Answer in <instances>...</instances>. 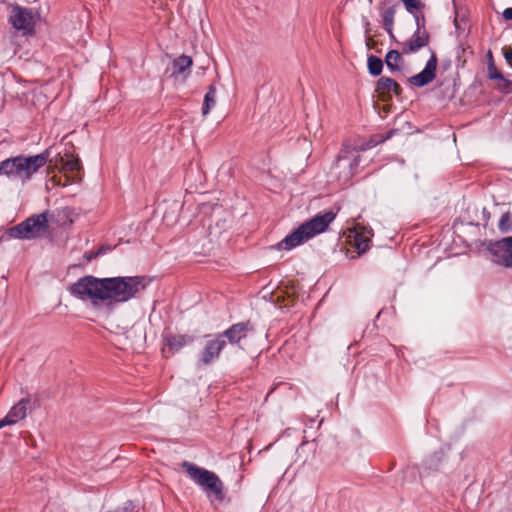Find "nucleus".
<instances>
[{
  "label": "nucleus",
  "instance_id": "obj_1",
  "mask_svg": "<svg viewBox=\"0 0 512 512\" xmlns=\"http://www.w3.org/2000/svg\"><path fill=\"white\" fill-rule=\"evenodd\" d=\"M146 288L144 276L97 278L86 275L69 286L70 295L80 300L89 299L92 303L109 301L124 303Z\"/></svg>",
  "mask_w": 512,
  "mask_h": 512
},
{
  "label": "nucleus",
  "instance_id": "obj_2",
  "mask_svg": "<svg viewBox=\"0 0 512 512\" xmlns=\"http://www.w3.org/2000/svg\"><path fill=\"white\" fill-rule=\"evenodd\" d=\"M72 214L73 209L67 206L53 212L46 210L39 214H33L19 224L7 229L6 235L10 239H38L47 233L50 221H56L60 224L72 223Z\"/></svg>",
  "mask_w": 512,
  "mask_h": 512
},
{
  "label": "nucleus",
  "instance_id": "obj_3",
  "mask_svg": "<svg viewBox=\"0 0 512 512\" xmlns=\"http://www.w3.org/2000/svg\"><path fill=\"white\" fill-rule=\"evenodd\" d=\"M336 213L325 211L302 223L297 229L288 234L278 243L279 249L291 250L305 241L325 232L329 225L335 220Z\"/></svg>",
  "mask_w": 512,
  "mask_h": 512
},
{
  "label": "nucleus",
  "instance_id": "obj_4",
  "mask_svg": "<svg viewBox=\"0 0 512 512\" xmlns=\"http://www.w3.org/2000/svg\"><path fill=\"white\" fill-rule=\"evenodd\" d=\"M396 130H389L385 135L374 134L369 139L356 137L354 139H347L343 142L342 148L337 157V161L350 160L349 167H357L359 164V153L367 151L376 147L378 144L385 142L390 139Z\"/></svg>",
  "mask_w": 512,
  "mask_h": 512
},
{
  "label": "nucleus",
  "instance_id": "obj_5",
  "mask_svg": "<svg viewBox=\"0 0 512 512\" xmlns=\"http://www.w3.org/2000/svg\"><path fill=\"white\" fill-rule=\"evenodd\" d=\"M182 466L197 485L212 492L218 501L224 500L223 482L214 472L198 467L187 461L183 462Z\"/></svg>",
  "mask_w": 512,
  "mask_h": 512
},
{
  "label": "nucleus",
  "instance_id": "obj_6",
  "mask_svg": "<svg viewBox=\"0 0 512 512\" xmlns=\"http://www.w3.org/2000/svg\"><path fill=\"white\" fill-rule=\"evenodd\" d=\"M255 329L253 324L247 321H241L232 324L226 330L218 332L220 337L224 340L227 345L243 349V343L247 338L254 334Z\"/></svg>",
  "mask_w": 512,
  "mask_h": 512
},
{
  "label": "nucleus",
  "instance_id": "obj_7",
  "mask_svg": "<svg viewBox=\"0 0 512 512\" xmlns=\"http://www.w3.org/2000/svg\"><path fill=\"white\" fill-rule=\"evenodd\" d=\"M209 338L199 353L198 364L200 366H208L216 362L222 351L227 347L219 333L206 335Z\"/></svg>",
  "mask_w": 512,
  "mask_h": 512
},
{
  "label": "nucleus",
  "instance_id": "obj_8",
  "mask_svg": "<svg viewBox=\"0 0 512 512\" xmlns=\"http://www.w3.org/2000/svg\"><path fill=\"white\" fill-rule=\"evenodd\" d=\"M487 249L492 256L493 263L505 268H512V236L491 241Z\"/></svg>",
  "mask_w": 512,
  "mask_h": 512
},
{
  "label": "nucleus",
  "instance_id": "obj_9",
  "mask_svg": "<svg viewBox=\"0 0 512 512\" xmlns=\"http://www.w3.org/2000/svg\"><path fill=\"white\" fill-rule=\"evenodd\" d=\"M9 22L23 35H29L34 32V22L31 10L16 5L12 8L9 15Z\"/></svg>",
  "mask_w": 512,
  "mask_h": 512
},
{
  "label": "nucleus",
  "instance_id": "obj_10",
  "mask_svg": "<svg viewBox=\"0 0 512 512\" xmlns=\"http://www.w3.org/2000/svg\"><path fill=\"white\" fill-rule=\"evenodd\" d=\"M437 61L435 52L431 50V55L427 60L424 69L418 74L409 77L408 82L418 88L428 85L436 77Z\"/></svg>",
  "mask_w": 512,
  "mask_h": 512
},
{
  "label": "nucleus",
  "instance_id": "obj_11",
  "mask_svg": "<svg viewBox=\"0 0 512 512\" xmlns=\"http://www.w3.org/2000/svg\"><path fill=\"white\" fill-rule=\"evenodd\" d=\"M21 156L23 181L31 179L32 175L42 168L48 161L50 149H45L42 153L33 156Z\"/></svg>",
  "mask_w": 512,
  "mask_h": 512
},
{
  "label": "nucleus",
  "instance_id": "obj_12",
  "mask_svg": "<svg viewBox=\"0 0 512 512\" xmlns=\"http://www.w3.org/2000/svg\"><path fill=\"white\" fill-rule=\"evenodd\" d=\"M195 337L188 334H173L171 332L163 334V343L165 348L162 349L163 354L168 353L165 357H169L179 352L183 347L192 344Z\"/></svg>",
  "mask_w": 512,
  "mask_h": 512
},
{
  "label": "nucleus",
  "instance_id": "obj_13",
  "mask_svg": "<svg viewBox=\"0 0 512 512\" xmlns=\"http://www.w3.org/2000/svg\"><path fill=\"white\" fill-rule=\"evenodd\" d=\"M30 404L29 398H22L15 404L7 413V415L0 419V429L16 424L18 421L24 419L27 415V409Z\"/></svg>",
  "mask_w": 512,
  "mask_h": 512
},
{
  "label": "nucleus",
  "instance_id": "obj_14",
  "mask_svg": "<svg viewBox=\"0 0 512 512\" xmlns=\"http://www.w3.org/2000/svg\"><path fill=\"white\" fill-rule=\"evenodd\" d=\"M429 32H413L411 38L402 43V54H414L429 45Z\"/></svg>",
  "mask_w": 512,
  "mask_h": 512
},
{
  "label": "nucleus",
  "instance_id": "obj_15",
  "mask_svg": "<svg viewBox=\"0 0 512 512\" xmlns=\"http://www.w3.org/2000/svg\"><path fill=\"white\" fill-rule=\"evenodd\" d=\"M376 91L381 94H394L400 96L402 94L401 86L392 78L380 77L376 82Z\"/></svg>",
  "mask_w": 512,
  "mask_h": 512
},
{
  "label": "nucleus",
  "instance_id": "obj_16",
  "mask_svg": "<svg viewBox=\"0 0 512 512\" xmlns=\"http://www.w3.org/2000/svg\"><path fill=\"white\" fill-rule=\"evenodd\" d=\"M487 77L490 80H498L501 82V84L498 86V89L501 92H510L512 81L505 78L504 75L497 69L494 60H491L490 63H487Z\"/></svg>",
  "mask_w": 512,
  "mask_h": 512
},
{
  "label": "nucleus",
  "instance_id": "obj_17",
  "mask_svg": "<svg viewBox=\"0 0 512 512\" xmlns=\"http://www.w3.org/2000/svg\"><path fill=\"white\" fill-rule=\"evenodd\" d=\"M192 58L187 55H181L175 58L172 61L173 72L172 76L177 78L180 75H184L187 72V75L190 73V68L192 66Z\"/></svg>",
  "mask_w": 512,
  "mask_h": 512
},
{
  "label": "nucleus",
  "instance_id": "obj_18",
  "mask_svg": "<svg viewBox=\"0 0 512 512\" xmlns=\"http://www.w3.org/2000/svg\"><path fill=\"white\" fill-rule=\"evenodd\" d=\"M445 462V454L442 449L434 451L423 460V466L427 470L439 471Z\"/></svg>",
  "mask_w": 512,
  "mask_h": 512
},
{
  "label": "nucleus",
  "instance_id": "obj_19",
  "mask_svg": "<svg viewBox=\"0 0 512 512\" xmlns=\"http://www.w3.org/2000/svg\"><path fill=\"white\" fill-rule=\"evenodd\" d=\"M396 8L397 4H393L380 12L382 27L387 34H392V29H394Z\"/></svg>",
  "mask_w": 512,
  "mask_h": 512
},
{
  "label": "nucleus",
  "instance_id": "obj_20",
  "mask_svg": "<svg viewBox=\"0 0 512 512\" xmlns=\"http://www.w3.org/2000/svg\"><path fill=\"white\" fill-rule=\"evenodd\" d=\"M384 62L390 72H400L402 70V66L399 65L402 62V58L398 50H389L385 55Z\"/></svg>",
  "mask_w": 512,
  "mask_h": 512
},
{
  "label": "nucleus",
  "instance_id": "obj_21",
  "mask_svg": "<svg viewBox=\"0 0 512 512\" xmlns=\"http://www.w3.org/2000/svg\"><path fill=\"white\" fill-rule=\"evenodd\" d=\"M384 61L375 56V55H368L367 58V69L371 76H379L382 73Z\"/></svg>",
  "mask_w": 512,
  "mask_h": 512
},
{
  "label": "nucleus",
  "instance_id": "obj_22",
  "mask_svg": "<svg viewBox=\"0 0 512 512\" xmlns=\"http://www.w3.org/2000/svg\"><path fill=\"white\" fill-rule=\"evenodd\" d=\"M62 166L65 171L80 173L83 169L81 161L78 157L65 155L61 158Z\"/></svg>",
  "mask_w": 512,
  "mask_h": 512
},
{
  "label": "nucleus",
  "instance_id": "obj_23",
  "mask_svg": "<svg viewBox=\"0 0 512 512\" xmlns=\"http://www.w3.org/2000/svg\"><path fill=\"white\" fill-rule=\"evenodd\" d=\"M216 103V88L214 85H210L208 90L204 96V103L202 107V113L204 115L208 114L212 107L215 106Z\"/></svg>",
  "mask_w": 512,
  "mask_h": 512
},
{
  "label": "nucleus",
  "instance_id": "obj_24",
  "mask_svg": "<svg viewBox=\"0 0 512 512\" xmlns=\"http://www.w3.org/2000/svg\"><path fill=\"white\" fill-rule=\"evenodd\" d=\"M0 175L15 178V157H10L0 162Z\"/></svg>",
  "mask_w": 512,
  "mask_h": 512
},
{
  "label": "nucleus",
  "instance_id": "obj_25",
  "mask_svg": "<svg viewBox=\"0 0 512 512\" xmlns=\"http://www.w3.org/2000/svg\"><path fill=\"white\" fill-rule=\"evenodd\" d=\"M370 244V238L364 237L358 233L355 235V248L358 253H365L370 248Z\"/></svg>",
  "mask_w": 512,
  "mask_h": 512
},
{
  "label": "nucleus",
  "instance_id": "obj_26",
  "mask_svg": "<svg viewBox=\"0 0 512 512\" xmlns=\"http://www.w3.org/2000/svg\"><path fill=\"white\" fill-rule=\"evenodd\" d=\"M498 228L502 233H508L512 231V218L509 212L502 214Z\"/></svg>",
  "mask_w": 512,
  "mask_h": 512
},
{
  "label": "nucleus",
  "instance_id": "obj_27",
  "mask_svg": "<svg viewBox=\"0 0 512 512\" xmlns=\"http://www.w3.org/2000/svg\"><path fill=\"white\" fill-rule=\"evenodd\" d=\"M401 2L404 4L406 11L410 14H414V11L424 7L419 0H401Z\"/></svg>",
  "mask_w": 512,
  "mask_h": 512
},
{
  "label": "nucleus",
  "instance_id": "obj_28",
  "mask_svg": "<svg viewBox=\"0 0 512 512\" xmlns=\"http://www.w3.org/2000/svg\"><path fill=\"white\" fill-rule=\"evenodd\" d=\"M413 16H414L415 25H416V29L414 32H428L425 28L426 20H425L424 14L423 13H414Z\"/></svg>",
  "mask_w": 512,
  "mask_h": 512
},
{
  "label": "nucleus",
  "instance_id": "obj_29",
  "mask_svg": "<svg viewBox=\"0 0 512 512\" xmlns=\"http://www.w3.org/2000/svg\"><path fill=\"white\" fill-rule=\"evenodd\" d=\"M15 178L23 180L21 156H15Z\"/></svg>",
  "mask_w": 512,
  "mask_h": 512
},
{
  "label": "nucleus",
  "instance_id": "obj_30",
  "mask_svg": "<svg viewBox=\"0 0 512 512\" xmlns=\"http://www.w3.org/2000/svg\"><path fill=\"white\" fill-rule=\"evenodd\" d=\"M362 20H363V26H364V30H365L366 46L368 48H370V42H371V38H370V22H369V20L366 17H363Z\"/></svg>",
  "mask_w": 512,
  "mask_h": 512
},
{
  "label": "nucleus",
  "instance_id": "obj_31",
  "mask_svg": "<svg viewBox=\"0 0 512 512\" xmlns=\"http://www.w3.org/2000/svg\"><path fill=\"white\" fill-rule=\"evenodd\" d=\"M112 250V247L108 244H103L101 245L97 251H95L93 253V257H99V256H102L104 254H106L107 252H110Z\"/></svg>",
  "mask_w": 512,
  "mask_h": 512
},
{
  "label": "nucleus",
  "instance_id": "obj_32",
  "mask_svg": "<svg viewBox=\"0 0 512 512\" xmlns=\"http://www.w3.org/2000/svg\"><path fill=\"white\" fill-rule=\"evenodd\" d=\"M504 59L508 65L512 68V49L504 53Z\"/></svg>",
  "mask_w": 512,
  "mask_h": 512
},
{
  "label": "nucleus",
  "instance_id": "obj_33",
  "mask_svg": "<svg viewBox=\"0 0 512 512\" xmlns=\"http://www.w3.org/2000/svg\"><path fill=\"white\" fill-rule=\"evenodd\" d=\"M503 17H504V19H506V20H512V7H510V8H506V9L503 11Z\"/></svg>",
  "mask_w": 512,
  "mask_h": 512
},
{
  "label": "nucleus",
  "instance_id": "obj_34",
  "mask_svg": "<svg viewBox=\"0 0 512 512\" xmlns=\"http://www.w3.org/2000/svg\"><path fill=\"white\" fill-rule=\"evenodd\" d=\"M487 63H490L491 60H494L493 54L491 50H488L486 53Z\"/></svg>",
  "mask_w": 512,
  "mask_h": 512
},
{
  "label": "nucleus",
  "instance_id": "obj_35",
  "mask_svg": "<svg viewBox=\"0 0 512 512\" xmlns=\"http://www.w3.org/2000/svg\"><path fill=\"white\" fill-rule=\"evenodd\" d=\"M93 253H94V252L85 253V255H84V256H85V258H86L88 261H90V260H92V259H94V258H95V257H93Z\"/></svg>",
  "mask_w": 512,
  "mask_h": 512
},
{
  "label": "nucleus",
  "instance_id": "obj_36",
  "mask_svg": "<svg viewBox=\"0 0 512 512\" xmlns=\"http://www.w3.org/2000/svg\"><path fill=\"white\" fill-rule=\"evenodd\" d=\"M388 36H389V38H390L391 40L396 41V38H395V35H394V31H393V30H392V34H388Z\"/></svg>",
  "mask_w": 512,
  "mask_h": 512
},
{
  "label": "nucleus",
  "instance_id": "obj_37",
  "mask_svg": "<svg viewBox=\"0 0 512 512\" xmlns=\"http://www.w3.org/2000/svg\"><path fill=\"white\" fill-rule=\"evenodd\" d=\"M176 81H180V82H184L185 79L184 78H181V79H175Z\"/></svg>",
  "mask_w": 512,
  "mask_h": 512
},
{
  "label": "nucleus",
  "instance_id": "obj_38",
  "mask_svg": "<svg viewBox=\"0 0 512 512\" xmlns=\"http://www.w3.org/2000/svg\"><path fill=\"white\" fill-rule=\"evenodd\" d=\"M456 28H458L457 20L454 21Z\"/></svg>",
  "mask_w": 512,
  "mask_h": 512
}]
</instances>
